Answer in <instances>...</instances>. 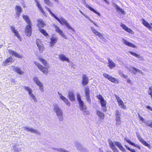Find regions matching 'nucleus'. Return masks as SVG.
<instances>
[{"instance_id": "nucleus-1", "label": "nucleus", "mask_w": 152, "mask_h": 152, "mask_svg": "<svg viewBox=\"0 0 152 152\" xmlns=\"http://www.w3.org/2000/svg\"><path fill=\"white\" fill-rule=\"evenodd\" d=\"M53 110L56 113L59 120L62 121L63 119V113L59 106L57 104H53Z\"/></svg>"}, {"instance_id": "nucleus-2", "label": "nucleus", "mask_w": 152, "mask_h": 152, "mask_svg": "<svg viewBox=\"0 0 152 152\" xmlns=\"http://www.w3.org/2000/svg\"><path fill=\"white\" fill-rule=\"evenodd\" d=\"M33 81L39 87L40 91L42 92H44V86L43 83L40 81L39 78L37 77H33Z\"/></svg>"}, {"instance_id": "nucleus-3", "label": "nucleus", "mask_w": 152, "mask_h": 152, "mask_svg": "<svg viewBox=\"0 0 152 152\" xmlns=\"http://www.w3.org/2000/svg\"><path fill=\"white\" fill-rule=\"evenodd\" d=\"M34 64L37 66L38 69L41 71L44 75H46L48 72V69L45 67H44L40 64L34 61Z\"/></svg>"}, {"instance_id": "nucleus-4", "label": "nucleus", "mask_w": 152, "mask_h": 152, "mask_svg": "<svg viewBox=\"0 0 152 152\" xmlns=\"http://www.w3.org/2000/svg\"><path fill=\"white\" fill-rule=\"evenodd\" d=\"M84 91L86 101L89 104H90L91 99L90 96V89L88 86L84 87Z\"/></svg>"}, {"instance_id": "nucleus-5", "label": "nucleus", "mask_w": 152, "mask_h": 152, "mask_svg": "<svg viewBox=\"0 0 152 152\" xmlns=\"http://www.w3.org/2000/svg\"><path fill=\"white\" fill-rule=\"evenodd\" d=\"M103 75L105 78L113 83H118L119 82V80L118 79L113 77L107 73H104L103 74Z\"/></svg>"}, {"instance_id": "nucleus-6", "label": "nucleus", "mask_w": 152, "mask_h": 152, "mask_svg": "<svg viewBox=\"0 0 152 152\" xmlns=\"http://www.w3.org/2000/svg\"><path fill=\"white\" fill-rule=\"evenodd\" d=\"M116 99H117V102L118 104V105L122 109H126V106L124 104L122 100L120 99V97L118 96L117 95L115 94L114 95Z\"/></svg>"}, {"instance_id": "nucleus-7", "label": "nucleus", "mask_w": 152, "mask_h": 152, "mask_svg": "<svg viewBox=\"0 0 152 152\" xmlns=\"http://www.w3.org/2000/svg\"><path fill=\"white\" fill-rule=\"evenodd\" d=\"M53 26L56 32L58 33L62 37L64 38L65 39H67L66 36L63 33V31L59 27L54 24Z\"/></svg>"}, {"instance_id": "nucleus-8", "label": "nucleus", "mask_w": 152, "mask_h": 152, "mask_svg": "<svg viewBox=\"0 0 152 152\" xmlns=\"http://www.w3.org/2000/svg\"><path fill=\"white\" fill-rule=\"evenodd\" d=\"M31 26L32 24H28L26 26L25 29L26 34L28 37H30L32 34Z\"/></svg>"}, {"instance_id": "nucleus-9", "label": "nucleus", "mask_w": 152, "mask_h": 152, "mask_svg": "<svg viewBox=\"0 0 152 152\" xmlns=\"http://www.w3.org/2000/svg\"><path fill=\"white\" fill-rule=\"evenodd\" d=\"M24 130L27 131L28 132H30L32 133H35L36 134H40V132L37 129H34L28 126H26L23 128Z\"/></svg>"}, {"instance_id": "nucleus-10", "label": "nucleus", "mask_w": 152, "mask_h": 152, "mask_svg": "<svg viewBox=\"0 0 152 152\" xmlns=\"http://www.w3.org/2000/svg\"><path fill=\"white\" fill-rule=\"evenodd\" d=\"M55 18L57 20L61 25H64L66 27L69 24L67 21L64 18L61 17L59 19L57 17H55Z\"/></svg>"}, {"instance_id": "nucleus-11", "label": "nucleus", "mask_w": 152, "mask_h": 152, "mask_svg": "<svg viewBox=\"0 0 152 152\" xmlns=\"http://www.w3.org/2000/svg\"><path fill=\"white\" fill-rule=\"evenodd\" d=\"M8 52L11 55L14 56L15 57L19 58H22L23 56L22 55L18 54L16 51L12 50H9Z\"/></svg>"}, {"instance_id": "nucleus-12", "label": "nucleus", "mask_w": 152, "mask_h": 152, "mask_svg": "<svg viewBox=\"0 0 152 152\" xmlns=\"http://www.w3.org/2000/svg\"><path fill=\"white\" fill-rule=\"evenodd\" d=\"M97 98L100 100V103L102 107H105L106 105V101L104 100L102 96L99 94L97 96Z\"/></svg>"}, {"instance_id": "nucleus-13", "label": "nucleus", "mask_w": 152, "mask_h": 152, "mask_svg": "<svg viewBox=\"0 0 152 152\" xmlns=\"http://www.w3.org/2000/svg\"><path fill=\"white\" fill-rule=\"evenodd\" d=\"M10 28L13 33H14L15 36L18 38V39L20 40H21V38L18 33V32L17 31V30L15 29V27L12 26H10Z\"/></svg>"}, {"instance_id": "nucleus-14", "label": "nucleus", "mask_w": 152, "mask_h": 152, "mask_svg": "<svg viewBox=\"0 0 152 152\" xmlns=\"http://www.w3.org/2000/svg\"><path fill=\"white\" fill-rule=\"evenodd\" d=\"M91 29L96 35L98 36L100 39H102L103 38V34L97 31L93 27H91Z\"/></svg>"}, {"instance_id": "nucleus-15", "label": "nucleus", "mask_w": 152, "mask_h": 152, "mask_svg": "<svg viewBox=\"0 0 152 152\" xmlns=\"http://www.w3.org/2000/svg\"><path fill=\"white\" fill-rule=\"evenodd\" d=\"M88 78L85 74L83 75L82 77V84L83 86L86 85L88 83Z\"/></svg>"}, {"instance_id": "nucleus-16", "label": "nucleus", "mask_w": 152, "mask_h": 152, "mask_svg": "<svg viewBox=\"0 0 152 152\" xmlns=\"http://www.w3.org/2000/svg\"><path fill=\"white\" fill-rule=\"evenodd\" d=\"M13 62L14 61L12 57H10L3 62L2 65L5 66L7 65H9Z\"/></svg>"}, {"instance_id": "nucleus-17", "label": "nucleus", "mask_w": 152, "mask_h": 152, "mask_svg": "<svg viewBox=\"0 0 152 152\" xmlns=\"http://www.w3.org/2000/svg\"><path fill=\"white\" fill-rule=\"evenodd\" d=\"M58 94L59 95V96L60 98L67 105H69L70 103L68 101V100L67 99H66L65 97L63 96L62 94L61 93L59 92H58Z\"/></svg>"}, {"instance_id": "nucleus-18", "label": "nucleus", "mask_w": 152, "mask_h": 152, "mask_svg": "<svg viewBox=\"0 0 152 152\" xmlns=\"http://www.w3.org/2000/svg\"><path fill=\"white\" fill-rule=\"evenodd\" d=\"M15 10L16 12V16L18 18L21 12L22 8L20 6L16 5L15 7Z\"/></svg>"}, {"instance_id": "nucleus-19", "label": "nucleus", "mask_w": 152, "mask_h": 152, "mask_svg": "<svg viewBox=\"0 0 152 152\" xmlns=\"http://www.w3.org/2000/svg\"><path fill=\"white\" fill-rule=\"evenodd\" d=\"M120 26L126 31L128 32L131 34H134V32L131 29L129 28H128L124 24L121 23Z\"/></svg>"}, {"instance_id": "nucleus-20", "label": "nucleus", "mask_w": 152, "mask_h": 152, "mask_svg": "<svg viewBox=\"0 0 152 152\" xmlns=\"http://www.w3.org/2000/svg\"><path fill=\"white\" fill-rule=\"evenodd\" d=\"M123 42L124 44L129 47H130L134 48H136L137 47L134 44L129 42H128L126 40L124 39H123Z\"/></svg>"}, {"instance_id": "nucleus-21", "label": "nucleus", "mask_w": 152, "mask_h": 152, "mask_svg": "<svg viewBox=\"0 0 152 152\" xmlns=\"http://www.w3.org/2000/svg\"><path fill=\"white\" fill-rule=\"evenodd\" d=\"M35 1L36 2V4L38 7L41 12L42 13L44 16H46V13L44 11L41 6L40 4L39 1L37 0H35Z\"/></svg>"}, {"instance_id": "nucleus-22", "label": "nucleus", "mask_w": 152, "mask_h": 152, "mask_svg": "<svg viewBox=\"0 0 152 152\" xmlns=\"http://www.w3.org/2000/svg\"><path fill=\"white\" fill-rule=\"evenodd\" d=\"M115 145L123 152H126L125 149L124 148L121 144L119 142H115Z\"/></svg>"}, {"instance_id": "nucleus-23", "label": "nucleus", "mask_w": 152, "mask_h": 152, "mask_svg": "<svg viewBox=\"0 0 152 152\" xmlns=\"http://www.w3.org/2000/svg\"><path fill=\"white\" fill-rule=\"evenodd\" d=\"M115 145L123 152H126L125 149L124 148L121 144L119 142H115Z\"/></svg>"}, {"instance_id": "nucleus-24", "label": "nucleus", "mask_w": 152, "mask_h": 152, "mask_svg": "<svg viewBox=\"0 0 152 152\" xmlns=\"http://www.w3.org/2000/svg\"><path fill=\"white\" fill-rule=\"evenodd\" d=\"M115 145L123 152H126L125 149L124 148L121 144L119 142H115Z\"/></svg>"}, {"instance_id": "nucleus-25", "label": "nucleus", "mask_w": 152, "mask_h": 152, "mask_svg": "<svg viewBox=\"0 0 152 152\" xmlns=\"http://www.w3.org/2000/svg\"><path fill=\"white\" fill-rule=\"evenodd\" d=\"M12 69L15 70V71L18 74L20 75H22L24 73V72L21 70L20 68L18 67H15L12 66Z\"/></svg>"}, {"instance_id": "nucleus-26", "label": "nucleus", "mask_w": 152, "mask_h": 152, "mask_svg": "<svg viewBox=\"0 0 152 152\" xmlns=\"http://www.w3.org/2000/svg\"><path fill=\"white\" fill-rule=\"evenodd\" d=\"M58 57L60 60L63 61H66L67 62H69V59L68 58L66 57L63 54H60L59 55Z\"/></svg>"}, {"instance_id": "nucleus-27", "label": "nucleus", "mask_w": 152, "mask_h": 152, "mask_svg": "<svg viewBox=\"0 0 152 152\" xmlns=\"http://www.w3.org/2000/svg\"><path fill=\"white\" fill-rule=\"evenodd\" d=\"M78 103L80 110H84L86 109V106L84 104V102L82 100L78 102Z\"/></svg>"}, {"instance_id": "nucleus-28", "label": "nucleus", "mask_w": 152, "mask_h": 152, "mask_svg": "<svg viewBox=\"0 0 152 152\" xmlns=\"http://www.w3.org/2000/svg\"><path fill=\"white\" fill-rule=\"evenodd\" d=\"M38 22V26L40 28H41L44 27L45 25V23L43 21V20L42 19H39L37 20Z\"/></svg>"}, {"instance_id": "nucleus-29", "label": "nucleus", "mask_w": 152, "mask_h": 152, "mask_svg": "<svg viewBox=\"0 0 152 152\" xmlns=\"http://www.w3.org/2000/svg\"><path fill=\"white\" fill-rule=\"evenodd\" d=\"M57 38L56 37H52L50 39L51 41L50 42V46L51 47L53 46L57 42Z\"/></svg>"}, {"instance_id": "nucleus-30", "label": "nucleus", "mask_w": 152, "mask_h": 152, "mask_svg": "<svg viewBox=\"0 0 152 152\" xmlns=\"http://www.w3.org/2000/svg\"><path fill=\"white\" fill-rule=\"evenodd\" d=\"M108 66L110 69H112L115 66V63L110 58L108 59Z\"/></svg>"}, {"instance_id": "nucleus-31", "label": "nucleus", "mask_w": 152, "mask_h": 152, "mask_svg": "<svg viewBox=\"0 0 152 152\" xmlns=\"http://www.w3.org/2000/svg\"><path fill=\"white\" fill-rule=\"evenodd\" d=\"M142 23L147 28H148L149 30L152 31V27L151 26L150 24H149L144 19H142Z\"/></svg>"}, {"instance_id": "nucleus-32", "label": "nucleus", "mask_w": 152, "mask_h": 152, "mask_svg": "<svg viewBox=\"0 0 152 152\" xmlns=\"http://www.w3.org/2000/svg\"><path fill=\"white\" fill-rule=\"evenodd\" d=\"M68 97L71 101H74L75 100V96L73 92H69L68 94Z\"/></svg>"}, {"instance_id": "nucleus-33", "label": "nucleus", "mask_w": 152, "mask_h": 152, "mask_svg": "<svg viewBox=\"0 0 152 152\" xmlns=\"http://www.w3.org/2000/svg\"><path fill=\"white\" fill-rule=\"evenodd\" d=\"M96 114L97 116L101 119H103L104 118V113L99 110L96 111Z\"/></svg>"}, {"instance_id": "nucleus-34", "label": "nucleus", "mask_w": 152, "mask_h": 152, "mask_svg": "<svg viewBox=\"0 0 152 152\" xmlns=\"http://www.w3.org/2000/svg\"><path fill=\"white\" fill-rule=\"evenodd\" d=\"M38 59L42 62L43 65L45 66H47L48 63L46 60L41 58L40 56L38 57Z\"/></svg>"}, {"instance_id": "nucleus-35", "label": "nucleus", "mask_w": 152, "mask_h": 152, "mask_svg": "<svg viewBox=\"0 0 152 152\" xmlns=\"http://www.w3.org/2000/svg\"><path fill=\"white\" fill-rule=\"evenodd\" d=\"M23 18L28 24L31 25V21L29 19L27 15H23Z\"/></svg>"}, {"instance_id": "nucleus-36", "label": "nucleus", "mask_w": 152, "mask_h": 152, "mask_svg": "<svg viewBox=\"0 0 152 152\" xmlns=\"http://www.w3.org/2000/svg\"><path fill=\"white\" fill-rule=\"evenodd\" d=\"M86 7L87 8H88L90 10L93 12L95 13H96L97 15H98L99 16H100V14L99 13L97 12L95 10H94L93 8L90 7L89 5L86 4Z\"/></svg>"}, {"instance_id": "nucleus-37", "label": "nucleus", "mask_w": 152, "mask_h": 152, "mask_svg": "<svg viewBox=\"0 0 152 152\" xmlns=\"http://www.w3.org/2000/svg\"><path fill=\"white\" fill-rule=\"evenodd\" d=\"M24 89L26 90L28 92V95L32 93L33 91L32 89L28 86H24Z\"/></svg>"}, {"instance_id": "nucleus-38", "label": "nucleus", "mask_w": 152, "mask_h": 152, "mask_svg": "<svg viewBox=\"0 0 152 152\" xmlns=\"http://www.w3.org/2000/svg\"><path fill=\"white\" fill-rule=\"evenodd\" d=\"M108 141L109 146L112 150L116 148L114 145V143L112 141L110 140H109Z\"/></svg>"}, {"instance_id": "nucleus-39", "label": "nucleus", "mask_w": 152, "mask_h": 152, "mask_svg": "<svg viewBox=\"0 0 152 152\" xmlns=\"http://www.w3.org/2000/svg\"><path fill=\"white\" fill-rule=\"evenodd\" d=\"M29 96L30 99H32L34 102H37V99L34 94L32 93L29 95Z\"/></svg>"}, {"instance_id": "nucleus-40", "label": "nucleus", "mask_w": 152, "mask_h": 152, "mask_svg": "<svg viewBox=\"0 0 152 152\" xmlns=\"http://www.w3.org/2000/svg\"><path fill=\"white\" fill-rule=\"evenodd\" d=\"M44 3L49 6L53 7V4L50 0H44Z\"/></svg>"}, {"instance_id": "nucleus-41", "label": "nucleus", "mask_w": 152, "mask_h": 152, "mask_svg": "<svg viewBox=\"0 0 152 152\" xmlns=\"http://www.w3.org/2000/svg\"><path fill=\"white\" fill-rule=\"evenodd\" d=\"M146 125L149 127L152 128V121H144Z\"/></svg>"}, {"instance_id": "nucleus-42", "label": "nucleus", "mask_w": 152, "mask_h": 152, "mask_svg": "<svg viewBox=\"0 0 152 152\" xmlns=\"http://www.w3.org/2000/svg\"><path fill=\"white\" fill-rule=\"evenodd\" d=\"M116 8L118 12H120L122 14H124L125 13V11L121 9L120 7L117 5H116Z\"/></svg>"}, {"instance_id": "nucleus-43", "label": "nucleus", "mask_w": 152, "mask_h": 152, "mask_svg": "<svg viewBox=\"0 0 152 152\" xmlns=\"http://www.w3.org/2000/svg\"><path fill=\"white\" fill-rule=\"evenodd\" d=\"M40 31L44 35L46 36H48V33L46 32V31H45L43 29L40 28L39 29Z\"/></svg>"}, {"instance_id": "nucleus-44", "label": "nucleus", "mask_w": 152, "mask_h": 152, "mask_svg": "<svg viewBox=\"0 0 152 152\" xmlns=\"http://www.w3.org/2000/svg\"><path fill=\"white\" fill-rule=\"evenodd\" d=\"M46 8L47 11L49 12V13L51 15V16L55 18V17H56V16L55 15V14L54 13H53L52 12V11L50 9L47 7H46Z\"/></svg>"}, {"instance_id": "nucleus-45", "label": "nucleus", "mask_w": 152, "mask_h": 152, "mask_svg": "<svg viewBox=\"0 0 152 152\" xmlns=\"http://www.w3.org/2000/svg\"><path fill=\"white\" fill-rule=\"evenodd\" d=\"M69 30H71V31H73V32H75V29L71 27L70 25L69 24L66 27Z\"/></svg>"}, {"instance_id": "nucleus-46", "label": "nucleus", "mask_w": 152, "mask_h": 152, "mask_svg": "<svg viewBox=\"0 0 152 152\" xmlns=\"http://www.w3.org/2000/svg\"><path fill=\"white\" fill-rule=\"evenodd\" d=\"M115 120L116 121V124L118 125H120L121 124V118H115Z\"/></svg>"}, {"instance_id": "nucleus-47", "label": "nucleus", "mask_w": 152, "mask_h": 152, "mask_svg": "<svg viewBox=\"0 0 152 152\" xmlns=\"http://www.w3.org/2000/svg\"><path fill=\"white\" fill-rule=\"evenodd\" d=\"M148 94L151 95V98L152 99V86L150 87L148 90Z\"/></svg>"}, {"instance_id": "nucleus-48", "label": "nucleus", "mask_w": 152, "mask_h": 152, "mask_svg": "<svg viewBox=\"0 0 152 152\" xmlns=\"http://www.w3.org/2000/svg\"><path fill=\"white\" fill-rule=\"evenodd\" d=\"M36 43L38 47H39L43 45L41 41L39 39H37L36 40Z\"/></svg>"}, {"instance_id": "nucleus-49", "label": "nucleus", "mask_w": 152, "mask_h": 152, "mask_svg": "<svg viewBox=\"0 0 152 152\" xmlns=\"http://www.w3.org/2000/svg\"><path fill=\"white\" fill-rule=\"evenodd\" d=\"M119 74L121 76L123 77L124 78H127L128 76L127 75H124L121 71H119Z\"/></svg>"}, {"instance_id": "nucleus-50", "label": "nucleus", "mask_w": 152, "mask_h": 152, "mask_svg": "<svg viewBox=\"0 0 152 152\" xmlns=\"http://www.w3.org/2000/svg\"><path fill=\"white\" fill-rule=\"evenodd\" d=\"M141 141L142 143L145 146H147L148 147H149L150 146V145L149 144H148L146 141L143 140V139H141Z\"/></svg>"}, {"instance_id": "nucleus-51", "label": "nucleus", "mask_w": 152, "mask_h": 152, "mask_svg": "<svg viewBox=\"0 0 152 152\" xmlns=\"http://www.w3.org/2000/svg\"><path fill=\"white\" fill-rule=\"evenodd\" d=\"M77 99L78 102H79L81 101H82L81 99V96H80V94L79 92H77L76 94Z\"/></svg>"}, {"instance_id": "nucleus-52", "label": "nucleus", "mask_w": 152, "mask_h": 152, "mask_svg": "<svg viewBox=\"0 0 152 152\" xmlns=\"http://www.w3.org/2000/svg\"><path fill=\"white\" fill-rule=\"evenodd\" d=\"M125 140L129 143L131 145H134V143L133 142H132L129 139L127 138H125Z\"/></svg>"}, {"instance_id": "nucleus-53", "label": "nucleus", "mask_w": 152, "mask_h": 152, "mask_svg": "<svg viewBox=\"0 0 152 152\" xmlns=\"http://www.w3.org/2000/svg\"><path fill=\"white\" fill-rule=\"evenodd\" d=\"M125 147H126V148L128 150L130 151L131 152H136L135 150L134 149H132L130 148L128 146H127L126 145H125Z\"/></svg>"}, {"instance_id": "nucleus-54", "label": "nucleus", "mask_w": 152, "mask_h": 152, "mask_svg": "<svg viewBox=\"0 0 152 152\" xmlns=\"http://www.w3.org/2000/svg\"><path fill=\"white\" fill-rule=\"evenodd\" d=\"M38 47L39 48V50L40 52V53H42L44 50V48L43 45Z\"/></svg>"}, {"instance_id": "nucleus-55", "label": "nucleus", "mask_w": 152, "mask_h": 152, "mask_svg": "<svg viewBox=\"0 0 152 152\" xmlns=\"http://www.w3.org/2000/svg\"><path fill=\"white\" fill-rule=\"evenodd\" d=\"M132 69H133V70L132 71V72L134 74H135L137 73V69L135 68H132Z\"/></svg>"}, {"instance_id": "nucleus-56", "label": "nucleus", "mask_w": 152, "mask_h": 152, "mask_svg": "<svg viewBox=\"0 0 152 152\" xmlns=\"http://www.w3.org/2000/svg\"><path fill=\"white\" fill-rule=\"evenodd\" d=\"M132 55L136 57H137L138 56V55L136 53L131 52V51H129V52Z\"/></svg>"}, {"instance_id": "nucleus-57", "label": "nucleus", "mask_w": 152, "mask_h": 152, "mask_svg": "<svg viewBox=\"0 0 152 152\" xmlns=\"http://www.w3.org/2000/svg\"><path fill=\"white\" fill-rule=\"evenodd\" d=\"M132 68H134V67L132 66H130L129 67H127L128 69L132 72V71L133 70V69H132Z\"/></svg>"}, {"instance_id": "nucleus-58", "label": "nucleus", "mask_w": 152, "mask_h": 152, "mask_svg": "<svg viewBox=\"0 0 152 152\" xmlns=\"http://www.w3.org/2000/svg\"><path fill=\"white\" fill-rule=\"evenodd\" d=\"M84 112V114L85 115H88L90 114V112L88 111H86V110H83Z\"/></svg>"}, {"instance_id": "nucleus-59", "label": "nucleus", "mask_w": 152, "mask_h": 152, "mask_svg": "<svg viewBox=\"0 0 152 152\" xmlns=\"http://www.w3.org/2000/svg\"><path fill=\"white\" fill-rule=\"evenodd\" d=\"M126 81L128 83L130 84L131 85H132V82H131V80H130L129 78H127V79H126Z\"/></svg>"}, {"instance_id": "nucleus-60", "label": "nucleus", "mask_w": 152, "mask_h": 152, "mask_svg": "<svg viewBox=\"0 0 152 152\" xmlns=\"http://www.w3.org/2000/svg\"><path fill=\"white\" fill-rule=\"evenodd\" d=\"M146 107L149 110L152 111V107L151 106L148 105H147L146 106Z\"/></svg>"}, {"instance_id": "nucleus-61", "label": "nucleus", "mask_w": 152, "mask_h": 152, "mask_svg": "<svg viewBox=\"0 0 152 152\" xmlns=\"http://www.w3.org/2000/svg\"><path fill=\"white\" fill-rule=\"evenodd\" d=\"M83 16H84L86 18L88 19V20H89L90 21H91V20L90 18L89 17L86 15L85 14Z\"/></svg>"}, {"instance_id": "nucleus-62", "label": "nucleus", "mask_w": 152, "mask_h": 152, "mask_svg": "<svg viewBox=\"0 0 152 152\" xmlns=\"http://www.w3.org/2000/svg\"><path fill=\"white\" fill-rule=\"evenodd\" d=\"M137 58H139L140 60L141 61H143L144 60L143 58L141 56L139 55H138V56L137 57Z\"/></svg>"}, {"instance_id": "nucleus-63", "label": "nucleus", "mask_w": 152, "mask_h": 152, "mask_svg": "<svg viewBox=\"0 0 152 152\" xmlns=\"http://www.w3.org/2000/svg\"><path fill=\"white\" fill-rule=\"evenodd\" d=\"M16 82V81L14 79H12L11 80V84H13V85Z\"/></svg>"}, {"instance_id": "nucleus-64", "label": "nucleus", "mask_w": 152, "mask_h": 152, "mask_svg": "<svg viewBox=\"0 0 152 152\" xmlns=\"http://www.w3.org/2000/svg\"><path fill=\"white\" fill-rule=\"evenodd\" d=\"M112 150L114 152H119L118 149L116 148L113 149Z\"/></svg>"}]
</instances>
